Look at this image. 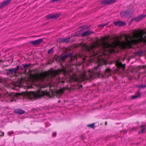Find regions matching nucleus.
I'll list each match as a JSON object with an SVG mask.
<instances>
[{"instance_id":"29","label":"nucleus","mask_w":146,"mask_h":146,"mask_svg":"<svg viewBox=\"0 0 146 146\" xmlns=\"http://www.w3.org/2000/svg\"><path fill=\"white\" fill-rule=\"evenodd\" d=\"M0 133H2V136H3L4 135V132H3L1 131H0Z\"/></svg>"},{"instance_id":"22","label":"nucleus","mask_w":146,"mask_h":146,"mask_svg":"<svg viewBox=\"0 0 146 146\" xmlns=\"http://www.w3.org/2000/svg\"><path fill=\"white\" fill-rule=\"evenodd\" d=\"M140 96V94H139L138 96L136 95H133L132 96L131 98V99H134L135 98H137L139 97Z\"/></svg>"},{"instance_id":"30","label":"nucleus","mask_w":146,"mask_h":146,"mask_svg":"<svg viewBox=\"0 0 146 146\" xmlns=\"http://www.w3.org/2000/svg\"><path fill=\"white\" fill-rule=\"evenodd\" d=\"M82 85H80L79 86V88H81L82 87Z\"/></svg>"},{"instance_id":"11","label":"nucleus","mask_w":146,"mask_h":146,"mask_svg":"<svg viewBox=\"0 0 146 146\" xmlns=\"http://www.w3.org/2000/svg\"><path fill=\"white\" fill-rule=\"evenodd\" d=\"M113 23L115 26H125L126 25V23L121 21H117L114 22Z\"/></svg>"},{"instance_id":"19","label":"nucleus","mask_w":146,"mask_h":146,"mask_svg":"<svg viewBox=\"0 0 146 146\" xmlns=\"http://www.w3.org/2000/svg\"><path fill=\"white\" fill-rule=\"evenodd\" d=\"M69 38H61L60 39L61 42H68L69 41Z\"/></svg>"},{"instance_id":"20","label":"nucleus","mask_w":146,"mask_h":146,"mask_svg":"<svg viewBox=\"0 0 146 146\" xmlns=\"http://www.w3.org/2000/svg\"><path fill=\"white\" fill-rule=\"evenodd\" d=\"M127 13L125 11H123L121 13L120 15L121 17H125L127 15Z\"/></svg>"},{"instance_id":"2","label":"nucleus","mask_w":146,"mask_h":146,"mask_svg":"<svg viewBox=\"0 0 146 146\" xmlns=\"http://www.w3.org/2000/svg\"><path fill=\"white\" fill-rule=\"evenodd\" d=\"M145 32L143 30L138 31L135 30L132 32V35H121L116 42L112 43L107 42V38H102L98 40L95 43L88 46L83 44V49L88 52V56H85L84 60H89L90 62L94 61L96 58L102 55L107 54L106 52L111 53L115 52L116 50L119 47L122 48L130 47L134 43L138 42H146Z\"/></svg>"},{"instance_id":"17","label":"nucleus","mask_w":146,"mask_h":146,"mask_svg":"<svg viewBox=\"0 0 146 146\" xmlns=\"http://www.w3.org/2000/svg\"><path fill=\"white\" fill-rule=\"evenodd\" d=\"M91 32L89 31H87L83 33L82 35V37H84L90 35Z\"/></svg>"},{"instance_id":"25","label":"nucleus","mask_w":146,"mask_h":146,"mask_svg":"<svg viewBox=\"0 0 146 146\" xmlns=\"http://www.w3.org/2000/svg\"><path fill=\"white\" fill-rule=\"evenodd\" d=\"M87 126L88 127H91V128H94V123L88 125Z\"/></svg>"},{"instance_id":"4","label":"nucleus","mask_w":146,"mask_h":146,"mask_svg":"<svg viewBox=\"0 0 146 146\" xmlns=\"http://www.w3.org/2000/svg\"><path fill=\"white\" fill-rule=\"evenodd\" d=\"M63 93V90L62 89L56 90L54 91L51 90L49 92H48L47 95L50 96L56 95L57 97H59Z\"/></svg>"},{"instance_id":"26","label":"nucleus","mask_w":146,"mask_h":146,"mask_svg":"<svg viewBox=\"0 0 146 146\" xmlns=\"http://www.w3.org/2000/svg\"><path fill=\"white\" fill-rule=\"evenodd\" d=\"M107 24H100V25H99L98 26L99 27H104V26L106 25Z\"/></svg>"},{"instance_id":"8","label":"nucleus","mask_w":146,"mask_h":146,"mask_svg":"<svg viewBox=\"0 0 146 146\" xmlns=\"http://www.w3.org/2000/svg\"><path fill=\"white\" fill-rule=\"evenodd\" d=\"M146 16V15L141 14L135 18L133 20L136 21L138 22L144 18Z\"/></svg>"},{"instance_id":"13","label":"nucleus","mask_w":146,"mask_h":146,"mask_svg":"<svg viewBox=\"0 0 146 146\" xmlns=\"http://www.w3.org/2000/svg\"><path fill=\"white\" fill-rule=\"evenodd\" d=\"M14 112L18 114H23L25 112V111L21 109H15L14 110Z\"/></svg>"},{"instance_id":"7","label":"nucleus","mask_w":146,"mask_h":146,"mask_svg":"<svg viewBox=\"0 0 146 146\" xmlns=\"http://www.w3.org/2000/svg\"><path fill=\"white\" fill-rule=\"evenodd\" d=\"M111 72L109 68H106L104 74H102V77L103 78H107L111 75Z\"/></svg>"},{"instance_id":"5","label":"nucleus","mask_w":146,"mask_h":146,"mask_svg":"<svg viewBox=\"0 0 146 146\" xmlns=\"http://www.w3.org/2000/svg\"><path fill=\"white\" fill-rule=\"evenodd\" d=\"M19 96V94L18 93L13 92L10 94L7 93L5 95V98L8 97V98L11 99L10 100V102H11L12 101L15 100L16 98H17Z\"/></svg>"},{"instance_id":"24","label":"nucleus","mask_w":146,"mask_h":146,"mask_svg":"<svg viewBox=\"0 0 146 146\" xmlns=\"http://www.w3.org/2000/svg\"><path fill=\"white\" fill-rule=\"evenodd\" d=\"M54 52L53 49V48H51L50 49H49L48 51V53L49 54H50Z\"/></svg>"},{"instance_id":"1","label":"nucleus","mask_w":146,"mask_h":146,"mask_svg":"<svg viewBox=\"0 0 146 146\" xmlns=\"http://www.w3.org/2000/svg\"><path fill=\"white\" fill-rule=\"evenodd\" d=\"M71 54L69 53V55H63L58 57L56 59V61L61 63V65L63 67L62 69L52 72H42L40 74H37L35 76L31 82L32 84L29 88H36L37 90L36 92L27 91L26 92H23V95L24 97L30 99L39 98L45 94V92L40 89L41 88H45L46 87V85L44 84V82L50 81V80L51 82L52 78L57 80H59L60 78L59 75L61 73H62L64 76H67L66 77L68 78L71 82L82 81L88 79V78L85 72L78 75L76 74L73 70L71 69L73 66L74 65L71 64V60L68 64H65V66H63V63L65 62L66 59L71 60L72 58L71 57H68L69 56H71Z\"/></svg>"},{"instance_id":"23","label":"nucleus","mask_w":146,"mask_h":146,"mask_svg":"<svg viewBox=\"0 0 146 146\" xmlns=\"http://www.w3.org/2000/svg\"><path fill=\"white\" fill-rule=\"evenodd\" d=\"M137 54L140 56H142L144 54V52L143 51H138L137 53Z\"/></svg>"},{"instance_id":"9","label":"nucleus","mask_w":146,"mask_h":146,"mask_svg":"<svg viewBox=\"0 0 146 146\" xmlns=\"http://www.w3.org/2000/svg\"><path fill=\"white\" fill-rule=\"evenodd\" d=\"M117 0H104L102 1V4H111L116 2Z\"/></svg>"},{"instance_id":"18","label":"nucleus","mask_w":146,"mask_h":146,"mask_svg":"<svg viewBox=\"0 0 146 146\" xmlns=\"http://www.w3.org/2000/svg\"><path fill=\"white\" fill-rule=\"evenodd\" d=\"M136 86L139 88H144L146 87V85L144 84L139 85L137 84L136 85Z\"/></svg>"},{"instance_id":"28","label":"nucleus","mask_w":146,"mask_h":146,"mask_svg":"<svg viewBox=\"0 0 146 146\" xmlns=\"http://www.w3.org/2000/svg\"><path fill=\"white\" fill-rule=\"evenodd\" d=\"M56 133H53L52 136L53 137H55L56 135Z\"/></svg>"},{"instance_id":"27","label":"nucleus","mask_w":146,"mask_h":146,"mask_svg":"<svg viewBox=\"0 0 146 146\" xmlns=\"http://www.w3.org/2000/svg\"><path fill=\"white\" fill-rule=\"evenodd\" d=\"M29 64H25L23 65V66L24 68H25L29 66Z\"/></svg>"},{"instance_id":"10","label":"nucleus","mask_w":146,"mask_h":146,"mask_svg":"<svg viewBox=\"0 0 146 146\" xmlns=\"http://www.w3.org/2000/svg\"><path fill=\"white\" fill-rule=\"evenodd\" d=\"M19 66L18 65L16 68L11 69H9L7 71L9 73H11L12 74H15L17 71L19 70Z\"/></svg>"},{"instance_id":"14","label":"nucleus","mask_w":146,"mask_h":146,"mask_svg":"<svg viewBox=\"0 0 146 146\" xmlns=\"http://www.w3.org/2000/svg\"><path fill=\"white\" fill-rule=\"evenodd\" d=\"M11 1V0H7L4 1L2 3H1L0 4V8L5 5L8 4Z\"/></svg>"},{"instance_id":"15","label":"nucleus","mask_w":146,"mask_h":146,"mask_svg":"<svg viewBox=\"0 0 146 146\" xmlns=\"http://www.w3.org/2000/svg\"><path fill=\"white\" fill-rule=\"evenodd\" d=\"M59 16V15L57 14H49L47 16V17L49 18H56L58 17Z\"/></svg>"},{"instance_id":"12","label":"nucleus","mask_w":146,"mask_h":146,"mask_svg":"<svg viewBox=\"0 0 146 146\" xmlns=\"http://www.w3.org/2000/svg\"><path fill=\"white\" fill-rule=\"evenodd\" d=\"M43 39L40 38L34 41H31L30 43L34 45H36L41 43Z\"/></svg>"},{"instance_id":"21","label":"nucleus","mask_w":146,"mask_h":146,"mask_svg":"<svg viewBox=\"0 0 146 146\" xmlns=\"http://www.w3.org/2000/svg\"><path fill=\"white\" fill-rule=\"evenodd\" d=\"M144 126V125H141V126H140V127L141 128H142V129H141V131H139V133H143V132L144 131V130H145V128H142V127Z\"/></svg>"},{"instance_id":"3","label":"nucleus","mask_w":146,"mask_h":146,"mask_svg":"<svg viewBox=\"0 0 146 146\" xmlns=\"http://www.w3.org/2000/svg\"><path fill=\"white\" fill-rule=\"evenodd\" d=\"M99 67L100 65H98L92 70H89L88 73L90 78H92L93 77L94 78L97 76L99 77L100 76V74H101V72H100V73L99 72L98 70Z\"/></svg>"},{"instance_id":"16","label":"nucleus","mask_w":146,"mask_h":146,"mask_svg":"<svg viewBox=\"0 0 146 146\" xmlns=\"http://www.w3.org/2000/svg\"><path fill=\"white\" fill-rule=\"evenodd\" d=\"M98 63H100V64H105V65L106 64V63L105 60L102 58H98Z\"/></svg>"},{"instance_id":"6","label":"nucleus","mask_w":146,"mask_h":146,"mask_svg":"<svg viewBox=\"0 0 146 146\" xmlns=\"http://www.w3.org/2000/svg\"><path fill=\"white\" fill-rule=\"evenodd\" d=\"M115 64L118 68H121L123 71L124 70L125 64H122L121 62L120 59H118L116 60Z\"/></svg>"}]
</instances>
